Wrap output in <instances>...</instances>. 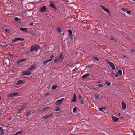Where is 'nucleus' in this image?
<instances>
[{
  "mask_svg": "<svg viewBox=\"0 0 135 135\" xmlns=\"http://www.w3.org/2000/svg\"><path fill=\"white\" fill-rule=\"evenodd\" d=\"M100 7L102 8V9L104 11H105L107 8L104 6L103 5H100Z\"/></svg>",
  "mask_w": 135,
  "mask_h": 135,
  "instance_id": "7c9ffc66",
  "label": "nucleus"
},
{
  "mask_svg": "<svg viewBox=\"0 0 135 135\" xmlns=\"http://www.w3.org/2000/svg\"><path fill=\"white\" fill-rule=\"evenodd\" d=\"M56 31L58 32H59L60 33H61V29L60 27H57Z\"/></svg>",
  "mask_w": 135,
  "mask_h": 135,
  "instance_id": "bb28decb",
  "label": "nucleus"
},
{
  "mask_svg": "<svg viewBox=\"0 0 135 135\" xmlns=\"http://www.w3.org/2000/svg\"><path fill=\"white\" fill-rule=\"evenodd\" d=\"M24 39H23L20 38H15V39L12 40V42H17L18 40L22 41Z\"/></svg>",
  "mask_w": 135,
  "mask_h": 135,
  "instance_id": "ddd939ff",
  "label": "nucleus"
},
{
  "mask_svg": "<svg viewBox=\"0 0 135 135\" xmlns=\"http://www.w3.org/2000/svg\"><path fill=\"white\" fill-rule=\"evenodd\" d=\"M105 11L108 13H110L109 10L108 9H107V8H106Z\"/></svg>",
  "mask_w": 135,
  "mask_h": 135,
  "instance_id": "79ce46f5",
  "label": "nucleus"
},
{
  "mask_svg": "<svg viewBox=\"0 0 135 135\" xmlns=\"http://www.w3.org/2000/svg\"><path fill=\"white\" fill-rule=\"evenodd\" d=\"M130 52L131 53H135V50L133 49H131L130 50Z\"/></svg>",
  "mask_w": 135,
  "mask_h": 135,
  "instance_id": "f704fd0d",
  "label": "nucleus"
},
{
  "mask_svg": "<svg viewBox=\"0 0 135 135\" xmlns=\"http://www.w3.org/2000/svg\"><path fill=\"white\" fill-rule=\"evenodd\" d=\"M126 13L128 14H129L130 13V11H126Z\"/></svg>",
  "mask_w": 135,
  "mask_h": 135,
  "instance_id": "de8ad7c7",
  "label": "nucleus"
},
{
  "mask_svg": "<svg viewBox=\"0 0 135 135\" xmlns=\"http://www.w3.org/2000/svg\"><path fill=\"white\" fill-rule=\"evenodd\" d=\"M28 103H24L21 106L22 108H26L27 107V106H28Z\"/></svg>",
  "mask_w": 135,
  "mask_h": 135,
  "instance_id": "dca6fc26",
  "label": "nucleus"
},
{
  "mask_svg": "<svg viewBox=\"0 0 135 135\" xmlns=\"http://www.w3.org/2000/svg\"><path fill=\"white\" fill-rule=\"evenodd\" d=\"M33 23H31L30 24V26H32V25H33Z\"/></svg>",
  "mask_w": 135,
  "mask_h": 135,
  "instance_id": "5fc2aeb1",
  "label": "nucleus"
},
{
  "mask_svg": "<svg viewBox=\"0 0 135 135\" xmlns=\"http://www.w3.org/2000/svg\"><path fill=\"white\" fill-rule=\"evenodd\" d=\"M59 59L60 60H61L62 61L64 58V55L61 52L59 56H58Z\"/></svg>",
  "mask_w": 135,
  "mask_h": 135,
  "instance_id": "9d476101",
  "label": "nucleus"
},
{
  "mask_svg": "<svg viewBox=\"0 0 135 135\" xmlns=\"http://www.w3.org/2000/svg\"><path fill=\"white\" fill-rule=\"evenodd\" d=\"M50 6L51 7L53 8L55 10H57V8L55 5L53 3H51L50 4Z\"/></svg>",
  "mask_w": 135,
  "mask_h": 135,
  "instance_id": "a211bd4d",
  "label": "nucleus"
},
{
  "mask_svg": "<svg viewBox=\"0 0 135 135\" xmlns=\"http://www.w3.org/2000/svg\"><path fill=\"white\" fill-rule=\"evenodd\" d=\"M51 60V59H49V60H47V61H48V62L50 61Z\"/></svg>",
  "mask_w": 135,
  "mask_h": 135,
  "instance_id": "864d4df0",
  "label": "nucleus"
},
{
  "mask_svg": "<svg viewBox=\"0 0 135 135\" xmlns=\"http://www.w3.org/2000/svg\"><path fill=\"white\" fill-rule=\"evenodd\" d=\"M121 115V113H118V116H120V115Z\"/></svg>",
  "mask_w": 135,
  "mask_h": 135,
  "instance_id": "13d9d810",
  "label": "nucleus"
},
{
  "mask_svg": "<svg viewBox=\"0 0 135 135\" xmlns=\"http://www.w3.org/2000/svg\"><path fill=\"white\" fill-rule=\"evenodd\" d=\"M64 98H63L60 100H57L55 102V104L57 105H60L62 104Z\"/></svg>",
  "mask_w": 135,
  "mask_h": 135,
  "instance_id": "7ed1b4c3",
  "label": "nucleus"
},
{
  "mask_svg": "<svg viewBox=\"0 0 135 135\" xmlns=\"http://www.w3.org/2000/svg\"><path fill=\"white\" fill-rule=\"evenodd\" d=\"M94 59L96 61H98L99 60V58L98 57H95L94 58Z\"/></svg>",
  "mask_w": 135,
  "mask_h": 135,
  "instance_id": "ea45409f",
  "label": "nucleus"
},
{
  "mask_svg": "<svg viewBox=\"0 0 135 135\" xmlns=\"http://www.w3.org/2000/svg\"><path fill=\"white\" fill-rule=\"evenodd\" d=\"M121 118H122L123 119V117H121Z\"/></svg>",
  "mask_w": 135,
  "mask_h": 135,
  "instance_id": "e2e57ef3",
  "label": "nucleus"
},
{
  "mask_svg": "<svg viewBox=\"0 0 135 135\" xmlns=\"http://www.w3.org/2000/svg\"><path fill=\"white\" fill-rule=\"evenodd\" d=\"M49 107H46L43 108L42 109L44 111H45V110H46L49 109Z\"/></svg>",
  "mask_w": 135,
  "mask_h": 135,
  "instance_id": "72a5a7b5",
  "label": "nucleus"
},
{
  "mask_svg": "<svg viewBox=\"0 0 135 135\" xmlns=\"http://www.w3.org/2000/svg\"><path fill=\"white\" fill-rule=\"evenodd\" d=\"M105 84L107 85L108 86H109L111 84L110 82H109L108 81H106L105 82Z\"/></svg>",
  "mask_w": 135,
  "mask_h": 135,
  "instance_id": "c85d7f7f",
  "label": "nucleus"
},
{
  "mask_svg": "<svg viewBox=\"0 0 135 135\" xmlns=\"http://www.w3.org/2000/svg\"><path fill=\"white\" fill-rule=\"evenodd\" d=\"M52 115H53V114H51L47 115L46 116H43L42 117V119L44 118L45 119H47L49 118H51L52 116Z\"/></svg>",
  "mask_w": 135,
  "mask_h": 135,
  "instance_id": "f8f14e48",
  "label": "nucleus"
},
{
  "mask_svg": "<svg viewBox=\"0 0 135 135\" xmlns=\"http://www.w3.org/2000/svg\"><path fill=\"white\" fill-rule=\"evenodd\" d=\"M3 133V131L2 129V127H0V135H2Z\"/></svg>",
  "mask_w": 135,
  "mask_h": 135,
  "instance_id": "393cba45",
  "label": "nucleus"
},
{
  "mask_svg": "<svg viewBox=\"0 0 135 135\" xmlns=\"http://www.w3.org/2000/svg\"><path fill=\"white\" fill-rule=\"evenodd\" d=\"M118 74H117V73L115 74V76L116 77H118Z\"/></svg>",
  "mask_w": 135,
  "mask_h": 135,
  "instance_id": "8fccbe9b",
  "label": "nucleus"
},
{
  "mask_svg": "<svg viewBox=\"0 0 135 135\" xmlns=\"http://www.w3.org/2000/svg\"><path fill=\"white\" fill-rule=\"evenodd\" d=\"M14 20L16 22H20L21 21V19L19 18H18L17 17H15Z\"/></svg>",
  "mask_w": 135,
  "mask_h": 135,
  "instance_id": "aec40b11",
  "label": "nucleus"
},
{
  "mask_svg": "<svg viewBox=\"0 0 135 135\" xmlns=\"http://www.w3.org/2000/svg\"><path fill=\"white\" fill-rule=\"evenodd\" d=\"M111 73H112L113 75L114 74V73L113 72H112Z\"/></svg>",
  "mask_w": 135,
  "mask_h": 135,
  "instance_id": "680f3d73",
  "label": "nucleus"
},
{
  "mask_svg": "<svg viewBox=\"0 0 135 135\" xmlns=\"http://www.w3.org/2000/svg\"><path fill=\"white\" fill-rule=\"evenodd\" d=\"M111 117L112 120L114 122H116L119 120V119L118 118H117L115 116H111Z\"/></svg>",
  "mask_w": 135,
  "mask_h": 135,
  "instance_id": "1a4fd4ad",
  "label": "nucleus"
},
{
  "mask_svg": "<svg viewBox=\"0 0 135 135\" xmlns=\"http://www.w3.org/2000/svg\"><path fill=\"white\" fill-rule=\"evenodd\" d=\"M60 110V109L59 107H57L55 109V110L56 111H57Z\"/></svg>",
  "mask_w": 135,
  "mask_h": 135,
  "instance_id": "58836bf2",
  "label": "nucleus"
},
{
  "mask_svg": "<svg viewBox=\"0 0 135 135\" xmlns=\"http://www.w3.org/2000/svg\"><path fill=\"white\" fill-rule=\"evenodd\" d=\"M54 57V56L53 55H52L50 57V58L51 59L52 58Z\"/></svg>",
  "mask_w": 135,
  "mask_h": 135,
  "instance_id": "603ef678",
  "label": "nucleus"
},
{
  "mask_svg": "<svg viewBox=\"0 0 135 135\" xmlns=\"http://www.w3.org/2000/svg\"><path fill=\"white\" fill-rule=\"evenodd\" d=\"M36 64H34L31 65L30 68H28L31 71L32 70L36 68Z\"/></svg>",
  "mask_w": 135,
  "mask_h": 135,
  "instance_id": "6e6552de",
  "label": "nucleus"
},
{
  "mask_svg": "<svg viewBox=\"0 0 135 135\" xmlns=\"http://www.w3.org/2000/svg\"><path fill=\"white\" fill-rule=\"evenodd\" d=\"M46 8L45 6H43L41 8L40 11L42 13L44 12L46 10Z\"/></svg>",
  "mask_w": 135,
  "mask_h": 135,
  "instance_id": "2eb2a0df",
  "label": "nucleus"
},
{
  "mask_svg": "<svg viewBox=\"0 0 135 135\" xmlns=\"http://www.w3.org/2000/svg\"><path fill=\"white\" fill-rule=\"evenodd\" d=\"M23 82V81H22L21 80H19L16 83V84L17 85H18L22 83Z\"/></svg>",
  "mask_w": 135,
  "mask_h": 135,
  "instance_id": "b1692460",
  "label": "nucleus"
},
{
  "mask_svg": "<svg viewBox=\"0 0 135 135\" xmlns=\"http://www.w3.org/2000/svg\"><path fill=\"white\" fill-rule=\"evenodd\" d=\"M22 131H20L17 132L14 135H17V134H20L22 133Z\"/></svg>",
  "mask_w": 135,
  "mask_h": 135,
  "instance_id": "c756f323",
  "label": "nucleus"
},
{
  "mask_svg": "<svg viewBox=\"0 0 135 135\" xmlns=\"http://www.w3.org/2000/svg\"><path fill=\"white\" fill-rule=\"evenodd\" d=\"M23 110V109L22 108L21 106H20L16 110V113L18 114Z\"/></svg>",
  "mask_w": 135,
  "mask_h": 135,
  "instance_id": "9b49d317",
  "label": "nucleus"
},
{
  "mask_svg": "<svg viewBox=\"0 0 135 135\" xmlns=\"http://www.w3.org/2000/svg\"><path fill=\"white\" fill-rule=\"evenodd\" d=\"M60 60L58 56L56 57L54 60V62L55 63H56L58 61Z\"/></svg>",
  "mask_w": 135,
  "mask_h": 135,
  "instance_id": "4be33fe9",
  "label": "nucleus"
},
{
  "mask_svg": "<svg viewBox=\"0 0 135 135\" xmlns=\"http://www.w3.org/2000/svg\"><path fill=\"white\" fill-rule=\"evenodd\" d=\"M105 109L104 108H99V110L100 111H101L102 112H103V109Z\"/></svg>",
  "mask_w": 135,
  "mask_h": 135,
  "instance_id": "c9c22d12",
  "label": "nucleus"
},
{
  "mask_svg": "<svg viewBox=\"0 0 135 135\" xmlns=\"http://www.w3.org/2000/svg\"><path fill=\"white\" fill-rule=\"evenodd\" d=\"M77 69V68H76L75 69H73V72H74L75 71H76Z\"/></svg>",
  "mask_w": 135,
  "mask_h": 135,
  "instance_id": "09e8293b",
  "label": "nucleus"
},
{
  "mask_svg": "<svg viewBox=\"0 0 135 135\" xmlns=\"http://www.w3.org/2000/svg\"><path fill=\"white\" fill-rule=\"evenodd\" d=\"M91 89L94 90H97V88L94 86H93L91 87Z\"/></svg>",
  "mask_w": 135,
  "mask_h": 135,
  "instance_id": "2f4dec72",
  "label": "nucleus"
},
{
  "mask_svg": "<svg viewBox=\"0 0 135 135\" xmlns=\"http://www.w3.org/2000/svg\"><path fill=\"white\" fill-rule=\"evenodd\" d=\"M110 39L112 40H115V38L113 37H111L110 38Z\"/></svg>",
  "mask_w": 135,
  "mask_h": 135,
  "instance_id": "a18cd8bd",
  "label": "nucleus"
},
{
  "mask_svg": "<svg viewBox=\"0 0 135 135\" xmlns=\"http://www.w3.org/2000/svg\"><path fill=\"white\" fill-rule=\"evenodd\" d=\"M12 119L11 117V116H10L9 117V120H10L11 119Z\"/></svg>",
  "mask_w": 135,
  "mask_h": 135,
  "instance_id": "6e6d98bb",
  "label": "nucleus"
},
{
  "mask_svg": "<svg viewBox=\"0 0 135 135\" xmlns=\"http://www.w3.org/2000/svg\"><path fill=\"white\" fill-rule=\"evenodd\" d=\"M48 61H47V60L46 61H44L43 63V64L44 65H45L47 63H48Z\"/></svg>",
  "mask_w": 135,
  "mask_h": 135,
  "instance_id": "37998d69",
  "label": "nucleus"
},
{
  "mask_svg": "<svg viewBox=\"0 0 135 135\" xmlns=\"http://www.w3.org/2000/svg\"><path fill=\"white\" fill-rule=\"evenodd\" d=\"M69 33L68 35L69 37L70 38V39H73V35L72 34V31L70 30H68Z\"/></svg>",
  "mask_w": 135,
  "mask_h": 135,
  "instance_id": "423d86ee",
  "label": "nucleus"
},
{
  "mask_svg": "<svg viewBox=\"0 0 135 135\" xmlns=\"http://www.w3.org/2000/svg\"><path fill=\"white\" fill-rule=\"evenodd\" d=\"M31 112H27L26 113V115L27 117L29 116Z\"/></svg>",
  "mask_w": 135,
  "mask_h": 135,
  "instance_id": "4c0bfd02",
  "label": "nucleus"
},
{
  "mask_svg": "<svg viewBox=\"0 0 135 135\" xmlns=\"http://www.w3.org/2000/svg\"><path fill=\"white\" fill-rule=\"evenodd\" d=\"M40 47L39 45L35 44L34 45L32 46L31 47V49L30 50V52H32L33 51L37 52V50L39 49Z\"/></svg>",
  "mask_w": 135,
  "mask_h": 135,
  "instance_id": "f257e3e1",
  "label": "nucleus"
},
{
  "mask_svg": "<svg viewBox=\"0 0 135 135\" xmlns=\"http://www.w3.org/2000/svg\"><path fill=\"white\" fill-rule=\"evenodd\" d=\"M31 71L28 69V70L25 71L23 72V75H29L31 74Z\"/></svg>",
  "mask_w": 135,
  "mask_h": 135,
  "instance_id": "20e7f679",
  "label": "nucleus"
},
{
  "mask_svg": "<svg viewBox=\"0 0 135 135\" xmlns=\"http://www.w3.org/2000/svg\"><path fill=\"white\" fill-rule=\"evenodd\" d=\"M81 104L83 103V102H81Z\"/></svg>",
  "mask_w": 135,
  "mask_h": 135,
  "instance_id": "774afa93",
  "label": "nucleus"
},
{
  "mask_svg": "<svg viewBox=\"0 0 135 135\" xmlns=\"http://www.w3.org/2000/svg\"><path fill=\"white\" fill-rule=\"evenodd\" d=\"M7 60H8V62H9V60H8V59H7Z\"/></svg>",
  "mask_w": 135,
  "mask_h": 135,
  "instance_id": "0e129e2a",
  "label": "nucleus"
},
{
  "mask_svg": "<svg viewBox=\"0 0 135 135\" xmlns=\"http://www.w3.org/2000/svg\"><path fill=\"white\" fill-rule=\"evenodd\" d=\"M96 86H98L97 89H99L100 88H102L103 87V84H100L96 85Z\"/></svg>",
  "mask_w": 135,
  "mask_h": 135,
  "instance_id": "5701e85b",
  "label": "nucleus"
},
{
  "mask_svg": "<svg viewBox=\"0 0 135 135\" xmlns=\"http://www.w3.org/2000/svg\"><path fill=\"white\" fill-rule=\"evenodd\" d=\"M77 98V96L75 93H74L73 96V99L71 100L72 102H76V99Z\"/></svg>",
  "mask_w": 135,
  "mask_h": 135,
  "instance_id": "0eeeda50",
  "label": "nucleus"
},
{
  "mask_svg": "<svg viewBox=\"0 0 135 135\" xmlns=\"http://www.w3.org/2000/svg\"><path fill=\"white\" fill-rule=\"evenodd\" d=\"M20 30L21 31H24L25 32H27V29L26 28H20Z\"/></svg>",
  "mask_w": 135,
  "mask_h": 135,
  "instance_id": "a878e982",
  "label": "nucleus"
},
{
  "mask_svg": "<svg viewBox=\"0 0 135 135\" xmlns=\"http://www.w3.org/2000/svg\"><path fill=\"white\" fill-rule=\"evenodd\" d=\"M121 10L122 11H124V12H126L127 11V9H126L123 8H121Z\"/></svg>",
  "mask_w": 135,
  "mask_h": 135,
  "instance_id": "c03bdc74",
  "label": "nucleus"
},
{
  "mask_svg": "<svg viewBox=\"0 0 135 135\" xmlns=\"http://www.w3.org/2000/svg\"><path fill=\"white\" fill-rule=\"evenodd\" d=\"M81 96L80 95H79L78 96V98L79 99H81Z\"/></svg>",
  "mask_w": 135,
  "mask_h": 135,
  "instance_id": "49530a36",
  "label": "nucleus"
},
{
  "mask_svg": "<svg viewBox=\"0 0 135 135\" xmlns=\"http://www.w3.org/2000/svg\"><path fill=\"white\" fill-rule=\"evenodd\" d=\"M105 11L108 13H110L109 10L108 9H107V8H106Z\"/></svg>",
  "mask_w": 135,
  "mask_h": 135,
  "instance_id": "a19ab883",
  "label": "nucleus"
},
{
  "mask_svg": "<svg viewBox=\"0 0 135 135\" xmlns=\"http://www.w3.org/2000/svg\"><path fill=\"white\" fill-rule=\"evenodd\" d=\"M90 76V75L89 74L87 73L83 75L82 76V78H85L86 77H89Z\"/></svg>",
  "mask_w": 135,
  "mask_h": 135,
  "instance_id": "6ab92c4d",
  "label": "nucleus"
},
{
  "mask_svg": "<svg viewBox=\"0 0 135 135\" xmlns=\"http://www.w3.org/2000/svg\"><path fill=\"white\" fill-rule=\"evenodd\" d=\"M133 135H135V132L134 131H133Z\"/></svg>",
  "mask_w": 135,
  "mask_h": 135,
  "instance_id": "bf43d9fd",
  "label": "nucleus"
},
{
  "mask_svg": "<svg viewBox=\"0 0 135 135\" xmlns=\"http://www.w3.org/2000/svg\"><path fill=\"white\" fill-rule=\"evenodd\" d=\"M57 85L56 84H54L51 88L52 90L55 89L57 87Z\"/></svg>",
  "mask_w": 135,
  "mask_h": 135,
  "instance_id": "412c9836",
  "label": "nucleus"
},
{
  "mask_svg": "<svg viewBox=\"0 0 135 135\" xmlns=\"http://www.w3.org/2000/svg\"><path fill=\"white\" fill-rule=\"evenodd\" d=\"M49 94V93H47V94H46V95H48V94Z\"/></svg>",
  "mask_w": 135,
  "mask_h": 135,
  "instance_id": "338daca9",
  "label": "nucleus"
},
{
  "mask_svg": "<svg viewBox=\"0 0 135 135\" xmlns=\"http://www.w3.org/2000/svg\"><path fill=\"white\" fill-rule=\"evenodd\" d=\"M105 61L109 64L110 66L112 68V69H115V66L114 64L113 63L110 62L107 60H105Z\"/></svg>",
  "mask_w": 135,
  "mask_h": 135,
  "instance_id": "f03ea898",
  "label": "nucleus"
},
{
  "mask_svg": "<svg viewBox=\"0 0 135 135\" xmlns=\"http://www.w3.org/2000/svg\"><path fill=\"white\" fill-rule=\"evenodd\" d=\"M76 107H75L73 109V111L74 112H75L76 111Z\"/></svg>",
  "mask_w": 135,
  "mask_h": 135,
  "instance_id": "e433bc0d",
  "label": "nucleus"
},
{
  "mask_svg": "<svg viewBox=\"0 0 135 135\" xmlns=\"http://www.w3.org/2000/svg\"><path fill=\"white\" fill-rule=\"evenodd\" d=\"M10 56H12V57H13V55L12 54H10Z\"/></svg>",
  "mask_w": 135,
  "mask_h": 135,
  "instance_id": "4d7b16f0",
  "label": "nucleus"
},
{
  "mask_svg": "<svg viewBox=\"0 0 135 135\" xmlns=\"http://www.w3.org/2000/svg\"><path fill=\"white\" fill-rule=\"evenodd\" d=\"M101 83V81L100 80H99V81H97V84H99V83Z\"/></svg>",
  "mask_w": 135,
  "mask_h": 135,
  "instance_id": "3c124183",
  "label": "nucleus"
},
{
  "mask_svg": "<svg viewBox=\"0 0 135 135\" xmlns=\"http://www.w3.org/2000/svg\"><path fill=\"white\" fill-rule=\"evenodd\" d=\"M122 71L121 70L119 69L118 71V74L120 75H121L122 74Z\"/></svg>",
  "mask_w": 135,
  "mask_h": 135,
  "instance_id": "cd10ccee",
  "label": "nucleus"
},
{
  "mask_svg": "<svg viewBox=\"0 0 135 135\" xmlns=\"http://www.w3.org/2000/svg\"><path fill=\"white\" fill-rule=\"evenodd\" d=\"M97 97H99V95L98 94L96 96V98H97Z\"/></svg>",
  "mask_w": 135,
  "mask_h": 135,
  "instance_id": "052dcab7",
  "label": "nucleus"
},
{
  "mask_svg": "<svg viewBox=\"0 0 135 135\" xmlns=\"http://www.w3.org/2000/svg\"><path fill=\"white\" fill-rule=\"evenodd\" d=\"M121 104L122 106V108L124 110L126 108V104L124 103V102L122 101L121 102Z\"/></svg>",
  "mask_w": 135,
  "mask_h": 135,
  "instance_id": "4468645a",
  "label": "nucleus"
},
{
  "mask_svg": "<svg viewBox=\"0 0 135 135\" xmlns=\"http://www.w3.org/2000/svg\"><path fill=\"white\" fill-rule=\"evenodd\" d=\"M18 94V93H13L9 94L7 95V97H11L17 95Z\"/></svg>",
  "mask_w": 135,
  "mask_h": 135,
  "instance_id": "39448f33",
  "label": "nucleus"
},
{
  "mask_svg": "<svg viewBox=\"0 0 135 135\" xmlns=\"http://www.w3.org/2000/svg\"><path fill=\"white\" fill-rule=\"evenodd\" d=\"M4 31L6 32L9 33L10 32V30L9 29L6 28L4 29Z\"/></svg>",
  "mask_w": 135,
  "mask_h": 135,
  "instance_id": "473e14b6",
  "label": "nucleus"
},
{
  "mask_svg": "<svg viewBox=\"0 0 135 135\" xmlns=\"http://www.w3.org/2000/svg\"><path fill=\"white\" fill-rule=\"evenodd\" d=\"M1 96H0V100H1Z\"/></svg>",
  "mask_w": 135,
  "mask_h": 135,
  "instance_id": "69168bd1",
  "label": "nucleus"
},
{
  "mask_svg": "<svg viewBox=\"0 0 135 135\" xmlns=\"http://www.w3.org/2000/svg\"><path fill=\"white\" fill-rule=\"evenodd\" d=\"M26 60V58L20 59L17 62V65H19L21 62Z\"/></svg>",
  "mask_w": 135,
  "mask_h": 135,
  "instance_id": "f3484780",
  "label": "nucleus"
}]
</instances>
